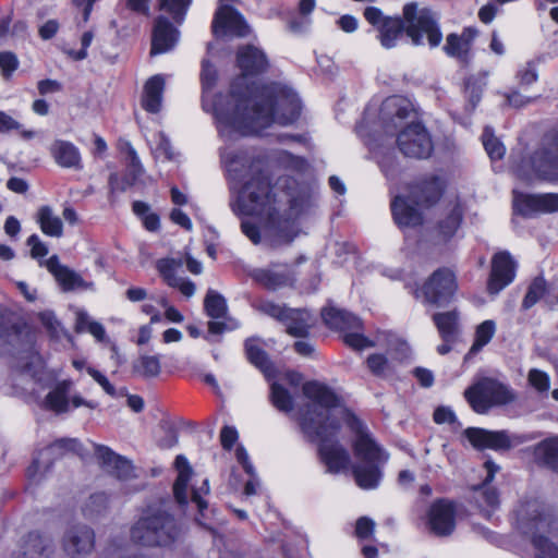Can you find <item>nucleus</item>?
<instances>
[{"mask_svg":"<svg viewBox=\"0 0 558 558\" xmlns=\"http://www.w3.org/2000/svg\"><path fill=\"white\" fill-rule=\"evenodd\" d=\"M236 63L242 75L231 85L226 107L219 98L214 107L219 136L225 142H233L241 136L258 133L272 123L289 125L295 122L301 113V101L290 87L279 84L246 83V77L264 73L268 69L265 52L253 45H244L238 49Z\"/></svg>","mask_w":558,"mask_h":558,"instance_id":"obj_1","label":"nucleus"},{"mask_svg":"<svg viewBox=\"0 0 558 558\" xmlns=\"http://www.w3.org/2000/svg\"><path fill=\"white\" fill-rule=\"evenodd\" d=\"M221 165L227 173L230 187L238 196L230 203L235 215H267L271 220V244L288 243L293 238L290 221L274 220V205L269 191V177L266 172L262 154L253 148L221 147L219 150Z\"/></svg>","mask_w":558,"mask_h":558,"instance_id":"obj_2","label":"nucleus"},{"mask_svg":"<svg viewBox=\"0 0 558 558\" xmlns=\"http://www.w3.org/2000/svg\"><path fill=\"white\" fill-rule=\"evenodd\" d=\"M303 395L312 401L300 414V426L310 441H318V453L328 472L338 473L350 462L348 450L333 438L340 424L338 415H345L340 399L326 385L307 381L303 385Z\"/></svg>","mask_w":558,"mask_h":558,"instance_id":"obj_3","label":"nucleus"},{"mask_svg":"<svg viewBox=\"0 0 558 558\" xmlns=\"http://www.w3.org/2000/svg\"><path fill=\"white\" fill-rule=\"evenodd\" d=\"M386 133L396 135V144L408 158L427 159L434 150L430 134L418 121L412 104L404 97L391 96L380 107Z\"/></svg>","mask_w":558,"mask_h":558,"instance_id":"obj_4","label":"nucleus"},{"mask_svg":"<svg viewBox=\"0 0 558 558\" xmlns=\"http://www.w3.org/2000/svg\"><path fill=\"white\" fill-rule=\"evenodd\" d=\"M403 17L395 16L386 21L378 29V40L386 49L397 46L403 32L414 46H422L425 39L430 48H436L442 40L439 17L427 8L418 9L417 3L410 2L403 7Z\"/></svg>","mask_w":558,"mask_h":558,"instance_id":"obj_5","label":"nucleus"},{"mask_svg":"<svg viewBox=\"0 0 558 558\" xmlns=\"http://www.w3.org/2000/svg\"><path fill=\"white\" fill-rule=\"evenodd\" d=\"M269 191L271 199H276L275 206L276 210H274V220L280 221L281 226H283V221H290L293 228V238L288 242L290 244L294 238L298 235V229L295 226L293 216L301 215L306 213L314 205V196L307 186L300 185L295 179L291 177L279 178L276 185L271 186L269 184ZM266 220V225L264 228L263 240L269 247H279L281 245H287V243H281L278 245L271 244V220L267 215H258Z\"/></svg>","mask_w":558,"mask_h":558,"instance_id":"obj_6","label":"nucleus"},{"mask_svg":"<svg viewBox=\"0 0 558 558\" xmlns=\"http://www.w3.org/2000/svg\"><path fill=\"white\" fill-rule=\"evenodd\" d=\"M517 529L530 535L537 550V558H558V547L547 537L537 534L548 532L558 535V517L537 499L521 502L514 511Z\"/></svg>","mask_w":558,"mask_h":558,"instance_id":"obj_7","label":"nucleus"},{"mask_svg":"<svg viewBox=\"0 0 558 558\" xmlns=\"http://www.w3.org/2000/svg\"><path fill=\"white\" fill-rule=\"evenodd\" d=\"M511 156H523L512 159L515 175L525 181H558V126L547 132L539 145L533 150L514 151Z\"/></svg>","mask_w":558,"mask_h":558,"instance_id":"obj_8","label":"nucleus"},{"mask_svg":"<svg viewBox=\"0 0 558 558\" xmlns=\"http://www.w3.org/2000/svg\"><path fill=\"white\" fill-rule=\"evenodd\" d=\"M179 535V524L163 505L148 507L130 530L131 541L146 547L168 546Z\"/></svg>","mask_w":558,"mask_h":558,"instance_id":"obj_9","label":"nucleus"},{"mask_svg":"<svg viewBox=\"0 0 558 558\" xmlns=\"http://www.w3.org/2000/svg\"><path fill=\"white\" fill-rule=\"evenodd\" d=\"M356 433L354 453L361 460L353 468L356 484L363 489H374L381 480L380 466L388 460V454L372 438L363 424L355 417L349 422Z\"/></svg>","mask_w":558,"mask_h":558,"instance_id":"obj_10","label":"nucleus"},{"mask_svg":"<svg viewBox=\"0 0 558 558\" xmlns=\"http://www.w3.org/2000/svg\"><path fill=\"white\" fill-rule=\"evenodd\" d=\"M442 194V183L439 178L432 175L415 183L409 197L396 196L391 202V211L399 228L416 227L423 221L422 214L416 206H430Z\"/></svg>","mask_w":558,"mask_h":558,"instance_id":"obj_11","label":"nucleus"},{"mask_svg":"<svg viewBox=\"0 0 558 558\" xmlns=\"http://www.w3.org/2000/svg\"><path fill=\"white\" fill-rule=\"evenodd\" d=\"M464 397L471 408L480 414L486 413L494 405L511 402L513 396L507 386L501 383L483 377L464 391Z\"/></svg>","mask_w":558,"mask_h":558,"instance_id":"obj_12","label":"nucleus"},{"mask_svg":"<svg viewBox=\"0 0 558 558\" xmlns=\"http://www.w3.org/2000/svg\"><path fill=\"white\" fill-rule=\"evenodd\" d=\"M458 290L456 274L449 268L435 270L420 289L414 291L416 299L435 306H445L453 299Z\"/></svg>","mask_w":558,"mask_h":558,"instance_id":"obj_13","label":"nucleus"},{"mask_svg":"<svg viewBox=\"0 0 558 558\" xmlns=\"http://www.w3.org/2000/svg\"><path fill=\"white\" fill-rule=\"evenodd\" d=\"M322 317L329 328L345 331L343 340L349 347L363 350L375 345L372 340L356 331L361 329L362 322L352 313L336 307H327L323 310Z\"/></svg>","mask_w":558,"mask_h":558,"instance_id":"obj_14","label":"nucleus"},{"mask_svg":"<svg viewBox=\"0 0 558 558\" xmlns=\"http://www.w3.org/2000/svg\"><path fill=\"white\" fill-rule=\"evenodd\" d=\"M457 510L452 501L448 499H437L426 510L422 517V522L426 530L437 536H450L456 529Z\"/></svg>","mask_w":558,"mask_h":558,"instance_id":"obj_15","label":"nucleus"},{"mask_svg":"<svg viewBox=\"0 0 558 558\" xmlns=\"http://www.w3.org/2000/svg\"><path fill=\"white\" fill-rule=\"evenodd\" d=\"M464 435L476 449H492L495 451L509 450L522 442L521 437L512 436L507 430H487L478 427H469Z\"/></svg>","mask_w":558,"mask_h":558,"instance_id":"obj_16","label":"nucleus"},{"mask_svg":"<svg viewBox=\"0 0 558 558\" xmlns=\"http://www.w3.org/2000/svg\"><path fill=\"white\" fill-rule=\"evenodd\" d=\"M213 33L216 36L245 37L250 34V27L238 10L231 5L221 4L214 16Z\"/></svg>","mask_w":558,"mask_h":558,"instance_id":"obj_17","label":"nucleus"},{"mask_svg":"<svg viewBox=\"0 0 558 558\" xmlns=\"http://www.w3.org/2000/svg\"><path fill=\"white\" fill-rule=\"evenodd\" d=\"M513 208L518 214L530 217L537 213L558 210V194H522L514 193Z\"/></svg>","mask_w":558,"mask_h":558,"instance_id":"obj_18","label":"nucleus"},{"mask_svg":"<svg viewBox=\"0 0 558 558\" xmlns=\"http://www.w3.org/2000/svg\"><path fill=\"white\" fill-rule=\"evenodd\" d=\"M515 277V264L508 252H500L492 259V270L487 282L490 294H498L509 286Z\"/></svg>","mask_w":558,"mask_h":558,"instance_id":"obj_19","label":"nucleus"},{"mask_svg":"<svg viewBox=\"0 0 558 558\" xmlns=\"http://www.w3.org/2000/svg\"><path fill=\"white\" fill-rule=\"evenodd\" d=\"M94 544V531L86 525L72 526L63 538V549L72 558L88 555L93 550Z\"/></svg>","mask_w":558,"mask_h":558,"instance_id":"obj_20","label":"nucleus"},{"mask_svg":"<svg viewBox=\"0 0 558 558\" xmlns=\"http://www.w3.org/2000/svg\"><path fill=\"white\" fill-rule=\"evenodd\" d=\"M179 39V32L165 16H158L155 21L150 56L170 51Z\"/></svg>","mask_w":558,"mask_h":558,"instance_id":"obj_21","label":"nucleus"},{"mask_svg":"<svg viewBox=\"0 0 558 558\" xmlns=\"http://www.w3.org/2000/svg\"><path fill=\"white\" fill-rule=\"evenodd\" d=\"M252 278L269 290L291 286L295 280L294 271L288 265H274L269 269H255Z\"/></svg>","mask_w":558,"mask_h":558,"instance_id":"obj_22","label":"nucleus"},{"mask_svg":"<svg viewBox=\"0 0 558 558\" xmlns=\"http://www.w3.org/2000/svg\"><path fill=\"white\" fill-rule=\"evenodd\" d=\"M145 169L135 151V149L128 144V158H126V172L122 181L119 180L118 174L112 173L109 177V185L112 191H125L128 187L136 184L143 177Z\"/></svg>","mask_w":558,"mask_h":558,"instance_id":"obj_23","label":"nucleus"},{"mask_svg":"<svg viewBox=\"0 0 558 558\" xmlns=\"http://www.w3.org/2000/svg\"><path fill=\"white\" fill-rule=\"evenodd\" d=\"M484 468L486 471V477L484 482L474 487V498L481 508H489L494 509L499 504V497L497 490L490 486L495 474L499 471V466L492 460H486L484 462Z\"/></svg>","mask_w":558,"mask_h":558,"instance_id":"obj_24","label":"nucleus"},{"mask_svg":"<svg viewBox=\"0 0 558 558\" xmlns=\"http://www.w3.org/2000/svg\"><path fill=\"white\" fill-rule=\"evenodd\" d=\"M49 151L56 163L62 168L75 170L83 168L80 149L69 141L54 140Z\"/></svg>","mask_w":558,"mask_h":558,"instance_id":"obj_25","label":"nucleus"},{"mask_svg":"<svg viewBox=\"0 0 558 558\" xmlns=\"http://www.w3.org/2000/svg\"><path fill=\"white\" fill-rule=\"evenodd\" d=\"M46 267L64 291H72L84 284L83 278L68 266L62 265L57 255H52L46 260Z\"/></svg>","mask_w":558,"mask_h":558,"instance_id":"obj_26","label":"nucleus"},{"mask_svg":"<svg viewBox=\"0 0 558 558\" xmlns=\"http://www.w3.org/2000/svg\"><path fill=\"white\" fill-rule=\"evenodd\" d=\"M96 456L102 465L118 478H128L131 476L133 466L131 462L123 457L114 453L106 446H96Z\"/></svg>","mask_w":558,"mask_h":558,"instance_id":"obj_27","label":"nucleus"},{"mask_svg":"<svg viewBox=\"0 0 558 558\" xmlns=\"http://www.w3.org/2000/svg\"><path fill=\"white\" fill-rule=\"evenodd\" d=\"M165 90V78L157 74L151 76L144 85L142 107L150 113L159 112Z\"/></svg>","mask_w":558,"mask_h":558,"instance_id":"obj_28","label":"nucleus"},{"mask_svg":"<svg viewBox=\"0 0 558 558\" xmlns=\"http://www.w3.org/2000/svg\"><path fill=\"white\" fill-rule=\"evenodd\" d=\"M174 465L178 477L173 484V494L178 504L185 506L189 502V482L193 475V470L187 459L182 454L175 458Z\"/></svg>","mask_w":558,"mask_h":558,"instance_id":"obj_29","label":"nucleus"},{"mask_svg":"<svg viewBox=\"0 0 558 558\" xmlns=\"http://www.w3.org/2000/svg\"><path fill=\"white\" fill-rule=\"evenodd\" d=\"M284 319L287 332L293 337H307L310 329L315 325V318L306 310L290 308Z\"/></svg>","mask_w":558,"mask_h":558,"instance_id":"obj_30","label":"nucleus"},{"mask_svg":"<svg viewBox=\"0 0 558 558\" xmlns=\"http://www.w3.org/2000/svg\"><path fill=\"white\" fill-rule=\"evenodd\" d=\"M35 220L44 234L58 239L63 235V222L50 206H40L36 211Z\"/></svg>","mask_w":558,"mask_h":558,"instance_id":"obj_31","label":"nucleus"},{"mask_svg":"<svg viewBox=\"0 0 558 558\" xmlns=\"http://www.w3.org/2000/svg\"><path fill=\"white\" fill-rule=\"evenodd\" d=\"M459 317L460 314L457 310L435 313L433 315V322L442 341H457L459 335Z\"/></svg>","mask_w":558,"mask_h":558,"instance_id":"obj_32","label":"nucleus"},{"mask_svg":"<svg viewBox=\"0 0 558 558\" xmlns=\"http://www.w3.org/2000/svg\"><path fill=\"white\" fill-rule=\"evenodd\" d=\"M72 381L63 380L59 383L53 390H51L45 399V405L47 409L56 412L63 413L69 410L70 401L68 393L71 389Z\"/></svg>","mask_w":558,"mask_h":558,"instance_id":"obj_33","label":"nucleus"},{"mask_svg":"<svg viewBox=\"0 0 558 558\" xmlns=\"http://www.w3.org/2000/svg\"><path fill=\"white\" fill-rule=\"evenodd\" d=\"M535 457L551 470H558V437L543 440L535 448Z\"/></svg>","mask_w":558,"mask_h":558,"instance_id":"obj_34","label":"nucleus"},{"mask_svg":"<svg viewBox=\"0 0 558 558\" xmlns=\"http://www.w3.org/2000/svg\"><path fill=\"white\" fill-rule=\"evenodd\" d=\"M244 347L248 361L269 377L272 372V364L267 353L258 347L256 339H247Z\"/></svg>","mask_w":558,"mask_h":558,"instance_id":"obj_35","label":"nucleus"},{"mask_svg":"<svg viewBox=\"0 0 558 558\" xmlns=\"http://www.w3.org/2000/svg\"><path fill=\"white\" fill-rule=\"evenodd\" d=\"M50 547V539L39 533L32 532L24 539L22 555L24 558H40L49 551Z\"/></svg>","mask_w":558,"mask_h":558,"instance_id":"obj_36","label":"nucleus"},{"mask_svg":"<svg viewBox=\"0 0 558 558\" xmlns=\"http://www.w3.org/2000/svg\"><path fill=\"white\" fill-rule=\"evenodd\" d=\"M204 311L213 319L223 318L228 312L225 296L214 289H208L204 299Z\"/></svg>","mask_w":558,"mask_h":558,"instance_id":"obj_37","label":"nucleus"},{"mask_svg":"<svg viewBox=\"0 0 558 558\" xmlns=\"http://www.w3.org/2000/svg\"><path fill=\"white\" fill-rule=\"evenodd\" d=\"M21 368L24 374L29 375L35 381L41 383L45 379V363L43 357L35 351L21 357Z\"/></svg>","mask_w":558,"mask_h":558,"instance_id":"obj_38","label":"nucleus"},{"mask_svg":"<svg viewBox=\"0 0 558 558\" xmlns=\"http://www.w3.org/2000/svg\"><path fill=\"white\" fill-rule=\"evenodd\" d=\"M496 332V324L494 320H485L476 327L474 342L465 355V360L470 359L471 355H475L480 352L494 337Z\"/></svg>","mask_w":558,"mask_h":558,"instance_id":"obj_39","label":"nucleus"},{"mask_svg":"<svg viewBox=\"0 0 558 558\" xmlns=\"http://www.w3.org/2000/svg\"><path fill=\"white\" fill-rule=\"evenodd\" d=\"M133 371L141 377L154 378L160 374L161 363L157 355H141L133 364Z\"/></svg>","mask_w":558,"mask_h":558,"instance_id":"obj_40","label":"nucleus"},{"mask_svg":"<svg viewBox=\"0 0 558 558\" xmlns=\"http://www.w3.org/2000/svg\"><path fill=\"white\" fill-rule=\"evenodd\" d=\"M192 0H159V9L167 12L177 24H182Z\"/></svg>","mask_w":558,"mask_h":558,"instance_id":"obj_41","label":"nucleus"},{"mask_svg":"<svg viewBox=\"0 0 558 558\" xmlns=\"http://www.w3.org/2000/svg\"><path fill=\"white\" fill-rule=\"evenodd\" d=\"M442 49L447 56L465 61L471 47L458 34L451 33L447 36Z\"/></svg>","mask_w":558,"mask_h":558,"instance_id":"obj_42","label":"nucleus"},{"mask_svg":"<svg viewBox=\"0 0 558 558\" xmlns=\"http://www.w3.org/2000/svg\"><path fill=\"white\" fill-rule=\"evenodd\" d=\"M482 142L487 155L492 160H499L505 156L506 147L500 142V140L494 135L492 128L486 126L484 129L482 134Z\"/></svg>","mask_w":558,"mask_h":558,"instance_id":"obj_43","label":"nucleus"},{"mask_svg":"<svg viewBox=\"0 0 558 558\" xmlns=\"http://www.w3.org/2000/svg\"><path fill=\"white\" fill-rule=\"evenodd\" d=\"M549 298V291L544 278L537 277L530 284L527 292L522 301V307L529 310L534 306L545 294Z\"/></svg>","mask_w":558,"mask_h":558,"instance_id":"obj_44","label":"nucleus"},{"mask_svg":"<svg viewBox=\"0 0 558 558\" xmlns=\"http://www.w3.org/2000/svg\"><path fill=\"white\" fill-rule=\"evenodd\" d=\"M462 219V210L456 205L450 214L439 222L438 231L442 235L444 241L449 240L458 230Z\"/></svg>","mask_w":558,"mask_h":558,"instance_id":"obj_45","label":"nucleus"},{"mask_svg":"<svg viewBox=\"0 0 558 558\" xmlns=\"http://www.w3.org/2000/svg\"><path fill=\"white\" fill-rule=\"evenodd\" d=\"M270 398L272 404L281 412L289 413L293 409V399L290 392L280 384L272 383Z\"/></svg>","mask_w":558,"mask_h":558,"instance_id":"obj_46","label":"nucleus"},{"mask_svg":"<svg viewBox=\"0 0 558 558\" xmlns=\"http://www.w3.org/2000/svg\"><path fill=\"white\" fill-rule=\"evenodd\" d=\"M182 266L181 259L162 258L157 262V269L168 286L177 284V269Z\"/></svg>","mask_w":558,"mask_h":558,"instance_id":"obj_47","label":"nucleus"},{"mask_svg":"<svg viewBox=\"0 0 558 558\" xmlns=\"http://www.w3.org/2000/svg\"><path fill=\"white\" fill-rule=\"evenodd\" d=\"M108 504V497L104 493H97L92 495L83 507V513L85 517L94 518L99 515Z\"/></svg>","mask_w":558,"mask_h":558,"instance_id":"obj_48","label":"nucleus"},{"mask_svg":"<svg viewBox=\"0 0 558 558\" xmlns=\"http://www.w3.org/2000/svg\"><path fill=\"white\" fill-rule=\"evenodd\" d=\"M20 131L21 136L24 140H32L35 136V132L31 130H23L22 124L13 119L11 116L0 110V132L8 133L10 131Z\"/></svg>","mask_w":558,"mask_h":558,"instance_id":"obj_49","label":"nucleus"},{"mask_svg":"<svg viewBox=\"0 0 558 558\" xmlns=\"http://www.w3.org/2000/svg\"><path fill=\"white\" fill-rule=\"evenodd\" d=\"M80 442L74 438H62L47 447L40 454H62L68 451H77Z\"/></svg>","mask_w":558,"mask_h":558,"instance_id":"obj_50","label":"nucleus"},{"mask_svg":"<svg viewBox=\"0 0 558 558\" xmlns=\"http://www.w3.org/2000/svg\"><path fill=\"white\" fill-rule=\"evenodd\" d=\"M86 372L89 376L93 377V379L104 389L106 393H108L111 397H121L123 395H126L125 389H121L120 391H117L114 386L108 380V378L97 371L96 368L92 366L86 367Z\"/></svg>","mask_w":558,"mask_h":558,"instance_id":"obj_51","label":"nucleus"},{"mask_svg":"<svg viewBox=\"0 0 558 558\" xmlns=\"http://www.w3.org/2000/svg\"><path fill=\"white\" fill-rule=\"evenodd\" d=\"M156 146L154 148V154L156 158H163L166 160H172L174 157V153L171 147L170 140L163 132H158L155 135Z\"/></svg>","mask_w":558,"mask_h":558,"instance_id":"obj_52","label":"nucleus"},{"mask_svg":"<svg viewBox=\"0 0 558 558\" xmlns=\"http://www.w3.org/2000/svg\"><path fill=\"white\" fill-rule=\"evenodd\" d=\"M377 156H384L378 163L385 177L389 180L395 179L399 173V166L392 151L385 154L376 153Z\"/></svg>","mask_w":558,"mask_h":558,"instance_id":"obj_53","label":"nucleus"},{"mask_svg":"<svg viewBox=\"0 0 558 558\" xmlns=\"http://www.w3.org/2000/svg\"><path fill=\"white\" fill-rule=\"evenodd\" d=\"M484 83L481 78L469 77L464 83V90L469 97L472 108L481 100V92L483 90Z\"/></svg>","mask_w":558,"mask_h":558,"instance_id":"obj_54","label":"nucleus"},{"mask_svg":"<svg viewBox=\"0 0 558 558\" xmlns=\"http://www.w3.org/2000/svg\"><path fill=\"white\" fill-rule=\"evenodd\" d=\"M527 380L538 392H547L549 389V376L547 373L533 368L529 372Z\"/></svg>","mask_w":558,"mask_h":558,"instance_id":"obj_55","label":"nucleus"},{"mask_svg":"<svg viewBox=\"0 0 558 558\" xmlns=\"http://www.w3.org/2000/svg\"><path fill=\"white\" fill-rule=\"evenodd\" d=\"M19 59L15 53L11 51L0 52V69L5 78L11 77L13 72L19 68Z\"/></svg>","mask_w":558,"mask_h":558,"instance_id":"obj_56","label":"nucleus"},{"mask_svg":"<svg viewBox=\"0 0 558 558\" xmlns=\"http://www.w3.org/2000/svg\"><path fill=\"white\" fill-rule=\"evenodd\" d=\"M277 156H279V160L283 166L298 172H303L307 168L305 159L293 156L288 151H279Z\"/></svg>","mask_w":558,"mask_h":558,"instance_id":"obj_57","label":"nucleus"},{"mask_svg":"<svg viewBox=\"0 0 558 558\" xmlns=\"http://www.w3.org/2000/svg\"><path fill=\"white\" fill-rule=\"evenodd\" d=\"M201 80L204 90L213 88L217 80V71L215 66L207 60L202 63Z\"/></svg>","mask_w":558,"mask_h":558,"instance_id":"obj_58","label":"nucleus"},{"mask_svg":"<svg viewBox=\"0 0 558 558\" xmlns=\"http://www.w3.org/2000/svg\"><path fill=\"white\" fill-rule=\"evenodd\" d=\"M289 307L272 303V302H265L260 305V311L270 317H274L282 323H284L286 318H289L288 315Z\"/></svg>","mask_w":558,"mask_h":558,"instance_id":"obj_59","label":"nucleus"},{"mask_svg":"<svg viewBox=\"0 0 558 558\" xmlns=\"http://www.w3.org/2000/svg\"><path fill=\"white\" fill-rule=\"evenodd\" d=\"M364 17L371 25L376 27L378 31L383 26V24H385L386 21L391 16H385L381 10L376 7H367L364 10Z\"/></svg>","mask_w":558,"mask_h":558,"instance_id":"obj_60","label":"nucleus"},{"mask_svg":"<svg viewBox=\"0 0 558 558\" xmlns=\"http://www.w3.org/2000/svg\"><path fill=\"white\" fill-rule=\"evenodd\" d=\"M209 493V484L207 480L203 481L202 486L193 487L191 494V500L196 505L199 512H203L207 508V502L203 499V495H207Z\"/></svg>","mask_w":558,"mask_h":558,"instance_id":"obj_61","label":"nucleus"},{"mask_svg":"<svg viewBox=\"0 0 558 558\" xmlns=\"http://www.w3.org/2000/svg\"><path fill=\"white\" fill-rule=\"evenodd\" d=\"M27 245L31 247V255L33 258L44 257L48 254L47 245L37 234H32L27 239Z\"/></svg>","mask_w":558,"mask_h":558,"instance_id":"obj_62","label":"nucleus"},{"mask_svg":"<svg viewBox=\"0 0 558 558\" xmlns=\"http://www.w3.org/2000/svg\"><path fill=\"white\" fill-rule=\"evenodd\" d=\"M518 77L522 85H531L537 80L536 66L533 62H527L519 72Z\"/></svg>","mask_w":558,"mask_h":558,"instance_id":"obj_63","label":"nucleus"},{"mask_svg":"<svg viewBox=\"0 0 558 558\" xmlns=\"http://www.w3.org/2000/svg\"><path fill=\"white\" fill-rule=\"evenodd\" d=\"M367 366L375 375H381L387 367L388 361L383 354H372L367 357Z\"/></svg>","mask_w":558,"mask_h":558,"instance_id":"obj_64","label":"nucleus"}]
</instances>
